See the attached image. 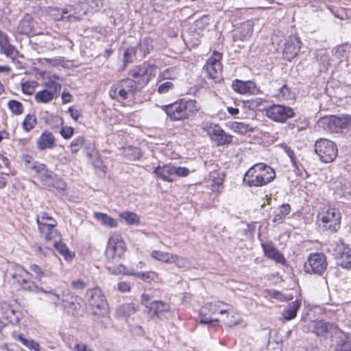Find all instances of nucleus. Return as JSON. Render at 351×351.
<instances>
[{
    "label": "nucleus",
    "mask_w": 351,
    "mask_h": 351,
    "mask_svg": "<svg viewBox=\"0 0 351 351\" xmlns=\"http://www.w3.org/2000/svg\"><path fill=\"white\" fill-rule=\"evenodd\" d=\"M275 171L264 163H256L245 173L243 181L249 186H262L274 180Z\"/></svg>",
    "instance_id": "nucleus-1"
},
{
    "label": "nucleus",
    "mask_w": 351,
    "mask_h": 351,
    "mask_svg": "<svg viewBox=\"0 0 351 351\" xmlns=\"http://www.w3.org/2000/svg\"><path fill=\"white\" fill-rule=\"evenodd\" d=\"M31 274L21 265L10 263L5 273V278L14 285H16L24 290L34 291L38 289V287L29 280Z\"/></svg>",
    "instance_id": "nucleus-2"
},
{
    "label": "nucleus",
    "mask_w": 351,
    "mask_h": 351,
    "mask_svg": "<svg viewBox=\"0 0 351 351\" xmlns=\"http://www.w3.org/2000/svg\"><path fill=\"white\" fill-rule=\"evenodd\" d=\"M165 111L172 121H182L195 115L199 107L195 100L181 99L171 105L165 106Z\"/></svg>",
    "instance_id": "nucleus-3"
},
{
    "label": "nucleus",
    "mask_w": 351,
    "mask_h": 351,
    "mask_svg": "<svg viewBox=\"0 0 351 351\" xmlns=\"http://www.w3.org/2000/svg\"><path fill=\"white\" fill-rule=\"evenodd\" d=\"M317 223L322 231L336 232L340 228L341 213L335 208L324 207L317 214Z\"/></svg>",
    "instance_id": "nucleus-4"
},
{
    "label": "nucleus",
    "mask_w": 351,
    "mask_h": 351,
    "mask_svg": "<svg viewBox=\"0 0 351 351\" xmlns=\"http://www.w3.org/2000/svg\"><path fill=\"white\" fill-rule=\"evenodd\" d=\"M86 298L91 306L93 314L95 316L103 317L108 312V303L102 291L98 288L87 290Z\"/></svg>",
    "instance_id": "nucleus-5"
},
{
    "label": "nucleus",
    "mask_w": 351,
    "mask_h": 351,
    "mask_svg": "<svg viewBox=\"0 0 351 351\" xmlns=\"http://www.w3.org/2000/svg\"><path fill=\"white\" fill-rule=\"evenodd\" d=\"M154 71L155 68L153 66L144 62L130 71L129 78L141 90L154 75Z\"/></svg>",
    "instance_id": "nucleus-6"
},
{
    "label": "nucleus",
    "mask_w": 351,
    "mask_h": 351,
    "mask_svg": "<svg viewBox=\"0 0 351 351\" xmlns=\"http://www.w3.org/2000/svg\"><path fill=\"white\" fill-rule=\"evenodd\" d=\"M206 311H208L212 314L219 313L221 315H225V314H231L232 317H234V308L230 304L225 303L222 301L208 302L205 304L201 311V317L199 319V322L201 324H209L213 322H219L217 319H212L210 318L206 317V315L202 316V313Z\"/></svg>",
    "instance_id": "nucleus-7"
},
{
    "label": "nucleus",
    "mask_w": 351,
    "mask_h": 351,
    "mask_svg": "<svg viewBox=\"0 0 351 351\" xmlns=\"http://www.w3.org/2000/svg\"><path fill=\"white\" fill-rule=\"evenodd\" d=\"M201 129L206 132L212 141L219 146L230 145L233 136L226 133L219 125L211 122H202Z\"/></svg>",
    "instance_id": "nucleus-8"
},
{
    "label": "nucleus",
    "mask_w": 351,
    "mask_h": 351,
    "mask_svg": "<svg viewBox=\"0 0 351 351\" xmlns=\"http://www.w3.org/2000/svg\"><path fill=\"white\" fill-rule=\"evenodd\" d=\"M314 149L319 160L325 163L332 162L337 155L336 145L333 142L324 138H320L315 142Z\"/></svg>",
    "instance_id": "nucleus-9"
},
{
    "label": "nucleus",
    "mask_w": 351,
    "mask_h": 351,
    "mask_svg": "<svg viewBox=\"0 0 351 351\" xmlns=\"http://www.w3.org/2000/svg\"><path fill=\"white\" fill-rule=\"evenodd\" d=\"M326 257L323 253L310 254L304 263V269L307 273L322 276L327 268Z\"/></svg>",
    "instance_id": "nucleus-10"
},
{
    "label": "nucleus",
    "mask_w": 351,
    "mask_h": 351,
    "mask_svg": "<svg viewBox=\"0 0 351 351\" xmlns=\"http://www.w3.org/2000/svg\"><path fill=\"white\" fill-rule=\"evenodd\" d=\"M125 250V243L121 236L114 234L108 240L106 256L109 261L113 262L117 258H119L124 254Z\"/></svg>",
    "instance_id": "nucleus-11"
},
{
    "label": "nucleus",
    "mask_w": 351,
    "mask_h": 351,
    "mask_svg": "<svg viewBox=\"0 0 351 351\" xmlns=\"http://www.w3.org/2000/svg\"><path fill=\"white\" fill-rule=\"evenodd\" d=\"M146 312L152 320L167 319L168 317L167 315H169L171 313V306L169 303L165 302L154 300L149 303Z\"/></svg>",
    "instance_id": "nucleus-12"
},
{
    "label": "nucleus",
    "mask_w": 351,
    "mask_h": 351,
    "mask_svg": "<svg viewBox=\"0 0 351 351\" xmlns=\"http://www.w3.org/2000/svg\"><path fill=\"white\" fill-rule=\"evenodd\" d=\"M45 87L46 88L35 94L34 99L36 102L47 104L51 101L60 90L61 85L53 80H49L45 83Z\"/></svg>",
    "instance_id": "nucleus-13"
},
{
    "label": "nucleus",
    "mask_w": 351,
    "mask_h": 351,
    "mask_svg": "<svg viewBox=\"0 0 351 351\" xmlns=\"http://www.w3.org/2000/svg\"><path fill=\"white\" fill-rule=\"evenodd\" d=\"M294 114L291 108L282 105H272L266 110L267 117L278 122H285Z\"/></svg>",
    "instance_id": "nucleus-14"
},
{
    "label": "nucleus",
    "mask_w": 351,
    "mask_h": 351,
    "mask_svg": "<svg viewBox=\"0 0 351 351\" xmlns=\"http://www.w3.org/2000/svg\"><path fill=\"white\" fill-rule=\"evenodd\" d=\"M221 54L214 53L213 56L208 59L206 64L204 66L207 76L213 80H217L220 77V73L222 69L220 62Z\"/></svg>",
    "instance_id": "nucleus-15"
},
{
    "label": "nucleus",
    "mask_w": 351,
    "mask_h": 351,
    "mask_svg": "<svg viewBox=\"0 0 351 351\" xmlns=\"http://www.w3.org/2000/svg\"><path fill=\"white\" fill-rule=\"evenodd\" d=\"M301 43L298 37L295 36H290L285 41L283 49V58L291 61L300 52Z\"/></svg>",
    "instance_id": "nucleus-16"
},
{
    "label": "nucleus",
    "mask_w": 351,
    "mask_h": 351,
    "mask_svg": "<svg viewBox=\"0 0 351 351\" xmlns=\"http://www.w3.org/2000/svg\"><path fill=\"white\" fill-rule=\"evenodd\" d=\"M49 14L56 21L62 20L65 18L71 20V19H78L76 15L80 14V12L77 11V8L73 5H68L63 9L51 8L49 9Z\"/></svg>",
    "instance_id": "nucleus-17"
},
{
    "label": "nucleus",
    "mask_w": 351,
    "mask_h": 351,
    "mask_svg": "<svg viewBox=\"0 0 351 351\" xmlns=\"http://www.w3.org/2000/svg\"><path fill=\"white\" fill-rule=\"evenodd\" d=\"M261 247L264 255L273 260L277 263L285 265L286 260L283 254L276 248L274 243L271 241L262 242Z\"/></svg>",
    "instance_id": "nucleus-18"
},
{
    "label": "nucleus",
    "mask_w": 351,
    "mask_h": 351,
    "mask_svg": "<svg viewBox=\"0 0 351 351\" xmlns=\"http://www.w3.org/2000/svg\"><path fill=\"white\" fill-rule=\"evenodd\" d=\"M81 298L67 291V293L62 303L64 309L69 314L77 315L80 310Z\"/></svg>",
    "instance_id": "nucleus-19"
},
{
    "label": "nucleus",
    "mask_w": 351,
    "mask_h": 351,
    "mask_svg": "<svg viewBox=\"0 0 351 351\" xmlns=\"http://www.w3.org/2000/svg\"><path fill=\"white\" fill-rule=\"evenodd\" d=\"M232 87L234 90L240 94H252L257 95L260 93L259 88L254 82L252 81H241L235 80L233 81Z\"/></svg>",
    "instance_id": "nucleus-20"
},
{
    "label": "nucleus",
    "mask_w": 351,
    "mask_h": 351,
    "mask_svg": "<svg viewBox=\"0 0 351 351\" xmlns=\"http://www.w3.org/2000/svg\"><path fill=\"white\" fill-rule=\"evenodd\" d=\"M36 222L40 233L44 235L46 240L50 241L59 237V232L56 229L57 223H47L40 221V218L36 219Z\"/></svg>",
    "instance_id": "nucleus-21"
},
{
    "label": "nucleus",
    "mask_w": 351,
    "mask_h": 351,
    "mask_svg": "<svg viewBox=\"0 0 351 351\" xmlns=\"http://www.w3.org/2000/svg\"><path fill=\"white\" fill-rule=\"evenodd\" d=\"M253 23L247 21L241 25L237 31L234 34L233 38L234 41L237 40H247L252 35L253 33Z\"/></svg>",
    "instance_id": "nucleus-22"
},
{
    "label": "nucleus",
    "mask_w": 351,
    "mask_h": 351,
    "mask_svg": "<svg viewBox=\"0 0 351 351\" xmlns=\"http://www.w3.org/2000/svg\"><path fill=\"white\" fill-rule=\"evenodd\" d=\"M174 166L171 164L165 165L163 166H158L154 170V173H155L157 177L164 181L172 182L174 181V179L172 176H174L173 173Z\"/></svg>",
    "instance_id": "nucleus-23"
},
{
    "label": "nucleus",
    "mask_w": 351,
    "mask_h": 351,
    "mask_svg": "<svg viewBox=\"0 0 351 351\" xmlns=\"http://www.w3.org/2000/svg\"><path fill=\"white\" fill-rule=\"evenodd\" d=\"M56 138L52 132L45 131L41 134L37 140V147L40 150L51 149L55 146Z\"/></svg>",
    "instance_id": "nucleus-24"
},
{
    "label": "nucleus",
    "mask_w": 351,
    "mask_h": 351,
    "mask_svg": "<svg viewBox=\"0 0 351 351\" xmlns=\"http://www.w3.org/2000/svg\"><path fill=\"white\" fill-rule=\"evenodd\" d=\"M337 254V264L343 268L351 267V250L342 245Z\"/></svg>",
    "instance_id": "nucleus-25"
},
{
    "label": "nucleus",
    "mask_w": 351,
    "mask_h": 351,
    "mask_svg": "<svg viewBox=\"0 0 351 351\" xmlns=\"http://www.w3.org/2000/svg\"><path fill=\"white\" fill-rule=\"evenodd\" d=\"M326 121H328L329 124L332 123L337 128L351 130V116L350 115L332 117L330 119H323L324 123H326Z\"/></svg>",
    "instance_id": "nucleus-26"
},
{
    "label": "nucleus",
    "mask_w": 351,
    "mask_h": 351,
    "mask_svg": "<svg viewBox=\"0 0 351 351\" xmlns=\"http://www.w3.org/2000/svg\"><path fill=\"white\" fill-rule=\"evenodd\" d=\"M110 97L118 102H122L127 99L126 93L123 90L120 80L113 84L109 90Z\"/></svg>",
    "instance_id": "nucleus-27"
},
{
    "label": "nucleus",
    "mask_w": 351,
    "mask_h": 351,
    "mask_svg": "<svg viewBox=\"0 0 351 351\" xmlns=\"http://www.w3.org/2000/svg\"><path fill=\"white\" fill-rule=\"evenodd\" d=\"M333 326L327 324L322 320H315L310 323L309 329L312 332L315 333L317 336L324 335L328 332Z\"/></svg>",
    "instance_id": "nucleus-28"
},
{
    "label": "nucleus",
    "mask_w": 351,
    "mask_h": 351,
    "mask_svg": "<svg viewBox=\"0 0 351 351\" xmlns=\"http://www.w3.org/2000/svg\"><path fill=\"white\" fill-rule=\"evenodd\" d=\"M67 291H61V290H55L54 291H45L43 288L38 287V289L35 291L36 292H44L48 294V299L51 301L55 305H58L60 304H62L66 295L67 293Z\"/></svg>",
    "instance_id": "nucleus-29"
},
{
    "label": "nucleus",
    "mask_w": 351,
    "mask_h": 351,
    "mask_svg": "<svg viewBox=\"0 0 351 351\" xmlns=\"http://www.w3.org/2000/svg\"><path fill=\"white\" fill-rule=\"evenodd\" d=\"M138 310L137 306L134 303H125L117 306L116 314L121 318H128L134 314Z\"/></svg>",
    "instance_id": "nucleus-30"
},
{
    "label": "nucleus",
    "mask_w": 351,
    "mask_h": 351,
    "mask_svg": "<svg viewBox=\"0 0 351 351\" xmlns=\"http://www.w3.org/2000/svg\"><path fill=\"white\" fill-rule=\"evenodd\" d=\"M91 147L92 144L86 141L84 137L81 136L74 138L70 145L71 151L73 154L77 153L81 148L90 149Z\"/></svg>",
    "instance_id": "nucleus-31"
},
{
    "label": "nucleus",
    "mask_w": 351,
    "mask_h": 351,
    "mask_svg": "<svg viewBox=\"0 0 351 351\" xmlns=\"http://www.w3.org/2000/svg\"><path fill=\"white\" fill-rule=\"evenodd\" d=\"M123 90L126 93L127 99L140 92V89L135 85L134 82L130 78H125L120 80Z\"/></svg>",
    "instance_id": "nucleus-32"
},
{
    "label": "nucleus",
    "mask_w": 351,
    "mask_h": 351,
    "mask_svg": "<svg viewBox=\"0 0 351 351\" xmlns=\"http://www.w3.org/2000/svg\"><path fill=\"white\" fill-rule=\"evenodd\" d=\"M122 154L127 160L131 161L139 160L143 155L138 147L133 146L123 147Z\"/></svg>",
    "instance_id": "nucleus-33"
},
{
    "label": "nucleus",
    "mask_w": 351,
    "mask_h": 351,
    "mask_svg": "<svg viewBox=\"0 0 351 351\" xmlns=\"http://www.w3.org/2000/svg\"><path fill=\"white\" fill-rule=\"evenodd\" d=\"M34 27L32 19L29 15H27L21 20L18 29L22 34L27 35L32 33Z\"/></svg>",
    "instance_id": "nucleus-34"
},
{
    "label": "nucleus",
    "mask_w": 351,
    "mask_h": 351,
    "mask_svg": "<svg viewBox=\"0 0 351 351\" xmlns=\"http://www.w3.org/2000/svg\"><path fill=\"white\" fill-rule=\"evenodd\" d=\"M230 127L234 132L240 134H245L249 132H253L255 129V128L250 124L237 121L232 122Z\"/></svg>",
    "instance_id": "nucleus-35"
},
{
    "label": "nucleus",
    "mask_w": 351,
    "mask_h": 351,
    "mask_svg": "<svg viewBox=\"0 0 351 351\" xmlns=\"http://www.w3.org/2000/svg\"><path fill=\"white\" fill-rule=\"evenodd\" d=\"M300 308V302L298 300L291 302L283 311V317L286 320H291L296 317L298 311Z\"/></svg>",
    "instance_id": "nucleus-36"
},
{
    "label": "nucleus",
    "mask_w": 351,
    "mask_h": 351,
    "mask_svg": "<svg viewBox=\"0 0 351 351\" xmlns=\"http://www.w3.org/2000/svg\"><path fill=\"white\" fill-rule=\"evenodd\" d=\"M0 51L1 53L5 54L7 57L11 58L16 64H19V61H16L15 59L19 56V52L18 50L9 43L0 47Z\"/></svg>",
    "instance_id": "nucleus-37"
},
{
    "label": "nucleus",
    "mask_w": 351,
    "mask_h": 351,
    "mask_svg": "<svg viewBox=\"0 0 351 351\" xmlns=\"http://www.w3.org/2000/svg\"><path fill=\"white\" fill-rule=\"evenodd\" d=\"M339 340L336 341V350L337 351H349L351 348V346L348 342V337L346 334L340 331L339 332L338 337Z\"/></svg>",
    "instance_id": "nucleus-38"
},
{
    "label": "nucleus",
    "mask_w": 351,
    "mask_h": 351,
    "mask_svg": "<svg viewBox=\"0 0 351 351\" xmlns=\"http://www.w3.org/2000/svg\"><path fill=\"white\" fill-rule=\"evenodd\" d=\"M95 218L101 221V223L106 226L110 228H115L117 226V221L116 219L112 218L109 215L102 213H94Z\"/></svg>",
    "instance_id": "nucleus-39"
},
{
    "label": "nucleus",
    "mask_w": 351,
    "mask_h": 351,
    "mask_svg": "<svg viewBox=\"0 0 351 351\" xmlns=\"http://www.w3.org/2000/svg\"><path fill=\"white\" fill-rule=\"evenodd\" d=\"M119 216L122 219L125 220L128 225L132 226L140 223V218L135 213L125 211L120 213Z\"/></svg>",
    "instance_id": "nucleus-40"
},
{
    "label": "nucleus",
    "mask_w": 351,
    "mask_h": 351,
    "mask_svg": "<svg viewBox=\"0 0 351 351\" xmlns=\"http://www.w3.org/2000/svg\"><path fill=\"white\" fill-rule=\"evenodd\" d=\"M291 206L288 204H282L278 212L274 215L273 218V222L280 223L283 221V219L285 218L287 215L290 213Z\"/></svg>",
    "instance_id": "nucleus-41"
},
{
    "label": "nucleus",
    "mask_w": 351,
    "mask_h": 351,
    "mask_svg": "<svg viewBox=\"0 0 351 351\" xmlns=\"http://www.w3.org/2000/svg\"><path fill=\"white\" fill-rule=\"evenodd\" d=\"M178 75V69L176 67H170L160 72L158 75V79L160 80L161 81H165L166 80H172L176 79Z\"/></svg>",
    "instance_id": "nucleus-42"
},
{
    "label": "nucleus",
    "mask_w": 351,
    "mask_h": 351,
    "mask_svg": "<svg viewBox=\"0 0 351 351\" xmlns=\"http://www.w3.org/2000/svg\"><path fill=\"white\" fill-rule=\"evenodd\" d=\"M173 255V254L169 252H165L160 250H154L151 254L152 258L167 263H171Z\"/></svg>",
    "instance_id": "nucleus-43"
},
{
    "label": "nucleus",
    "mask_w": 351,
    "mask_h": 351,
    "mask_svg": "<svg viewBox=\"0 0 351 351\" xmlns=\"http://www.w3.org/2000/svg\"><path fill=\"white\" fill-rule=\"evenodd\" d=\"M53 247L66 260H70L72 258V254L66 244L55 241Z\"/></svg>",
    "instance_id": "nucleus-44"
},
{
    "label": "nucleus",
    "mask_w": 351,
    "mask_h": 351,
    "mask_svg": "<svg viewBox=\"0 0 351 351\" xmlns=\"http://www.w3.org/2000/svg\"><path fill=\"white\" fill-rule=\"evenodd\" d=\"M174 84L171 81H161L158 79L157 92L160 95H164L173 90Z\"/></svg>",
    "instance_id": "nucleus-45"
},
{
    "label": "nucleus",
    "mask_w": 351,
    "mask_h": 351,
    "mask_svg": "<svg viewBox=\"0 0 351 351\" xmlns=\"http://www.w3.org/2000/svg\"><path fill=\"white\" fill-rule=\"evenodd\" d=\"M347 49L348 46L344 45L336 47L332 51V56L338 60H343V59L346 58L348 56Z\"/></svg>",
    "instance_id": "nucleus-46"
},
{
    "label": "nucleus",
    "mask_w": 351,
    "mask_h": 351,
    "mask_svg": "<svg viewBox=\"0 0 351 351\" xmlns=\"http://www.w3.org/2000/svg\"><path fill=\"white\" fill-rule=\"evenodd\" d=\"M138 47L143 56L149 53L153 48L152 39L149 37H145L141 40Z\"/></svg>",
    "instance_id": "nucleus-47"
},
{
    "label": "nucleus",
    "mask_w": 351,
    "mask_h": 351,
    "mask_svg": "<svg viewBox=\"0 0 351 351\" xmlns=\"http://www.w3.org/2000/svg\"><path fill=\"white\" fill-rule=\"evenodd\" d=\"M29 269L33 272V277L38 280H41V279L47 276V271L43 269L40 266L32 264L29 266Z\"/></svg>",
    "instance_id": "nucleus-48"
},
{
    "label": "nucleus",
    "mask_w": 351,
    "mask_h": 351,
    "mask_svg": "<svg viewBox=\"0 0 351 351\" xmlns=\"http://www.w3.org/2000/svg\"><path fill=\"white\" fill-rule=\"evenodd\" d=\"M226 316L223 319V322L225 325L228 327H232L235 325L239 324L241 318L239 315L234 311V317H232L231 314H225Z\"/></svg>",
    "instance_id": "nucleus-49"
},
{
    "label": "nucleus",
    "mask_w": 351,
    "mask_h": 351,
    "mask_svg": "<svg viewBox=\"0 0 351 351\" xmlns=\"http://www.w3.org/2000/svg\"><path fill=\"white\" fill-rule=\"evenodd\" d=\"M8 106L10 111L16 115H19L23 113V104L16 100L9 101L8 103Z\"/></svg>",
    "instance_id": "nucleus-50"
},
{
    "label": "nucleus",
    "mask_w": 351,
    "mask_h": 351,
    "mask_svg": "<svg viewBox=\"0 0 351 351\" xmlns=\"http://www.w3.org/2000/svg\"><path fill=\"white\" fill-rule=\"evenodd\" d=\"M36 123V119L34 115L27 114L23 122V127L25 130L29 131L34 128Z\"/></svg>",
    "instance_id": "nucleus-51"
},
{
    "label": "nucleus",
    "mask_w": 351,
    "mask_h": 351,
    "mask_svg": "<svg viewBox=\"0 0 351 351\" xmlns=\"http://www.w3.org/2000/svg\"><path fill=\"white\" fill-rule=\"evenodd\" d=\"M36 82L27 81L21 84V90L24 94L32 95L34 92L35 87L36 85Z\"/></svg>",
    "instance_id": "nucleus-52"
},
{
    "label": "nucleus",
    "mask_w": 351,
    "mask_h": 351,
    "mask_svg": "<svg viewBox=\"0 0 351 351\" xmlns=\"http://www.w3.org/2000/svg\"><path fill=\"white\" fill-rule=\"evenodd\" d=\"M136 53V49L134 47H128L124 51L123 62L125 65L128 62H132V58L135 56Z\"/></svg>",
    "instance_id": "nucleus-53"
},
{
    "label": "nucleus",
    "mask_w": 351,
    "mask_h": 351,
    "mask_svg": "<svg viewBox=\"0 0 351 351\" xmlns=\"http://www.w3.org/2000/svg\"><path fill=\"white\" fill-rule=\"evenodd\" d=\"M130 274L136 276L146 282L154 280L156 277V274L154 271L130 273Z\"/></svg>",
    "instance_id": "nucleus-54"
},
{
    "label": "nucleus",
    "mask_w": 351,
    "mask_h": 351,
    "mask_svg": "<svg viewBox=\"0 0 351 351\" xmlns=\"http://www.w3.org/2000/svg\"><path fill=\"white\" fill-rule=\"evenodd\" d=\"M87 285V282H85L82 279H77L71 281V287L74 290L80 291L84 290L86 287Z\"/></svg>",
    "instance_id": "nucleus-55"
},
{
    "label": "nucleus",
    "mask_w": 351,
    "mask_h": 351,
    "mask_svg": "<svg viewBox=\"0 0 351 351\" xmlns=\"http://www.w3.org/2000/svg\"><path fill=\"white\" fill-rule=\"evenodd\" d=\"M278 97H280L284 99H290L293 97V94L287 85H283L279 89Z\"/></svg>",
    "instance_id": "nucleus-56"
},
{
    "label": "nucleus",
    "mask_w": 351,
    "mask_h": 351,
    "mask_svg": "<svg viewBox=\"0 0 351 351\" xmlns=\"http://www.w3.org/2000/svg\"><path fill=\"white\" fill-rule=\"evenodd\" d=\"M195 26L197 29L203 30L204 29L206 28L209 25V19L206 16H202L201 19L197 20L195 22Z\"/></svg>",
    "instance_id": "nucleus-57"
},
{
    "label": "nucleus",
    "mask_w": 351,
    "mask_h": 351,
    "mask_svg": "<svg viewBox=\"0 0 351 351\" xmlns=\"http://www.w3.org/2000/svg\"><path fill=\"white\" fill-rule=\"evenodd\" d=\"M106 267L108 269V271H110V273H111L112 274H114V275H119L121 274H130L129 273H125V267L122 265H119L117 267H112V266L107 265Z\"/></svg>",
    "instance_id": "nucleus-58"
},
{
    "label": "nucleus",
    "mask_w": 351,
    "mask_h": 351,
    "mask_svg": "<svg viewBox=\"0 0 351 351\" xmlns=\"http://www.w3.org/2000/svg\"><path fill=\"white\" fill-rule=\"evenodd\" d=\"M171 263H175L178 267L184 268L186 266V261L182 257L173 254L171 258Z\"/></svg>",
    "instance_id": "nucleus-59"
},
{
    "label": "nucleus",
    "mask_w": 351,
    "mask_h": 351,
    "mask_svg": "<svg viewBox=\"0 0 351 351\" xmlns=\"http://www.w3.org/2000/svg\"><path fill=\"white\" fill-rule=\"evenodd\" d=\"M189 173L190 171L188 168L174 166V176H177L178 177H186Z\"/></svg>",
    "instance_id": "nucleus-60"
},
{
    "label": "nucleus",
    "mask_w": 351,
    "mask_h": 351,
    "mask_svg": "<svg viewBox=\"0 0 351 351\" xmlns=\"http://www.w3.org/2000/svg\"><path fill=\"white\" fill-rule=\"evenodd\" d=\"M282 147H283V149L285 150V152L287 153V154L290 158L293 166L296 167H297V160H296V158L295 156L293 150H292L291 149V147H289V146H287L286 145H282Z\"/></svg>",
    "instance_id": "nucleus-61"
},
{
    "label": "nucleus",
    "mask_w": 351,
    "mask_h": 351,
    "mask_svg": "<svg viewBox=\"0 0 351 351\" xmlns=\"http://www.w3.org/2000/svg\"><path fill=\"white\" fill-rule=\"evenodd\" d=\"M74 133V129L72 127H62L60 130V134L65 139L70 138Z\"/></svg>",
    "instance_id": "nucleus-62"
},
{
    "label": "nucleus",
    "mask_w": 351,
    "mask_h": 351,
    "mask_svg": "<svg viewBox=\"0 0 351 351\" xmlns=\"http://www.w3.org/2000/svg\"><path fill=\"white\" fill-rule=\"evenodd\" d=\"M69 112L75 121H77L79 118L82 117V110L72 106L69 108Z\"/></svg>",
    "instance_id": "nucleus-63"
},
{
    "label": "nucleus",
    "mask_w": 351,
    "mask_h": 351,
    "mask_svg": "<svg viewBox=\"0 0 351 351\" xmlns=\"http://www.w3.org/2000/svg\"><path fill=\"white\" fill-rule=\"evenodd\" d=\"M26 347L32 351H40V346L39 343L32 339H29Z\"/></svg>",
    "instance_id": "nucleus-64"
}]
</instances>
